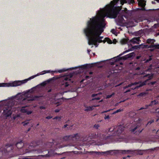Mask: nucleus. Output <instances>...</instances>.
Segmentation results:
<instances>
[{
    "mask_svg": "<svg viewBox=\"0 0 159 159\" xmlns=\"http://www.w3.org/2000/svg\"><path fill=\"white\" fill-rule=\"evenodd\" d=\"M105 25L104 20H101L98 16H93L87 22V27L84 30L94 37L98 43H104V40H102L103 37L100 35L103 32Z\"/></svg>",
    "mask_w": 159,
    "mask_h": 159,
    "instance_id": "nucleus-1",
    "label": "nucleus"
},
{
    "mask_svg": "<svg viewBox=\"0 0 159 159\" xmlns=\"http://www.w3.org/2000/svg\"><path fill=\"white\" fill-rule=\"evenodd\" d=\"M119 2L120 4L123 5L125 3H133L134 1V0H113L111 2L110 4L106 6L105 8L100 9L98 12L100 14L105 13L107 17L111 18H116L119 14L121 8L119 6H115V5H117Z\"/></svg>",
    "mask_w": 159,
    "mask_h": 159,
    "instance_id": "nucleus-2",
    "label": "nucleus"
},
{
    "mask_svg": "<svg viewBox=\"0 0 159 159\" xmlns=\"http://www.w3.org/2000/svg\"><path fill=\"white\" fill-rule=\"evenodd\" d=\"M141 126V124L137 122H134V123L132 124L130 127V131L132 133H134L136 134H139L142 132L143 129H142L141 130L139 129Z\"/></svg>",
    "mask_w": 159,
    "mask_h": 159,
    "instance_id": "nucleus-3",
    "label": "nucleus"
},
{
    "mask_svg": "<svg viewBox=\"0 0 159 159\" xmlns=\"http://www.w3.org/2000/svg\"><path fill=\"white\" fill-rule=\"evenodd\" d=\"M84 32L87 37L88 44L90 45H94L96 47H97L98 44L97 43L98 42L96 39L87 33L86 30H84Z\"/></svg>",
    "mask_w": 159,
    "mask_h": 159,
    "instance_id": "nucleus-4",
    "label": "nucleus"
},
{
    "mask_svg": "<svg viewBox=\"0 0 159 159\" xmlns=\"http://www.w3.org/2000/svg\"><path fill=\"white\" fill-rule=\"evenodd\" d=\"M33 76L29 78V79H26L22 81H15L11 84V86H16L20 85L24 83H26L29 80H30L33 79L35 76Z\"/></svg>",
    "mask_w": 159,
    "mask_h": 159,
    "instance_id": "nucleus-5",
    "label": "nucleus"
},
{
    "mask_svg": "<svg viewBox=\"0 0 159 159\" xmlns=\"http://www.w3.org/2000/svg\"><path fill=\"white\" fill-rule=\"evenodd\" d=\"M159 103V102L158 101H157L156 100H154L153 101H152L151 102L150 104L149 105H146L144 107H141L138 110L140 111L141 110H142L143 113H145L147 112V111H146L145 110L147 109L148 107L150 106L152 107L154 105H156Z\"/></svg>",
    "mask_w": 159,
    "mask_h": 159,
    "instance_id": "nucleus-6",
    "label": "nucleus"
},
{
    "mask_svg": "<svg viewBox=\"0 0 159 159\" xmlns=\"http://www.w3.org/2000/svg\"><path fill=\"white\" fill-rule=\"evenodd\" d=\"M13 145L9 144H6L4 148H1L0 149V151L4 152L5 153H7L12 151L13 148Z\"/></svg>",
    "mask_w": 159,
    "mask_h": 159,
    "instance_id": "nucleus-7",
    "label": "nucleus"
},
{
    "mask_svg": "<svg viewBox=\"0 0 159 159\" xmlns=\"http://www.w3.org/2000/svg\"><path fill=\"white\" fill-rule=\"evenodd\" d=\"M71 80L70 79L67 77H65L64 78V80L61 82V87L62 88H65L68 87L70 85L69 81L70 82Z\"/></svg>",
    "mask_w": 159,
    "mask_h": 159,
    "instance_id": "nucleus-8",
    "label": "nucleus"
},
{
    "mask_svg": "<svg viewBox=\"0 0 159 159\" xmlns=\"http://www.w3.org/2000/svg\"><path fill=\"white\" fill-rule=\"evenodd\" d=\"M11 108L9 107L4 108L2 114L5 116L8 117L10 116L12 114Z\"/></svg>",
    "mask_w": 159,
    "mask_h": 159,
    "instance_id": "nucleus-9",
    "label": "nucleus"
},
{
    "mask_svg": "<svg viewBox=\"0 0 159 159\" xmlns=\"http://www.w3.org/2000/svg\"><path fill=\"white\" fill-rule=\"evenodd\" d=\"M75 138L76 139H77L79 138L78 134L77 133L75 134H73L72 135L65 136L63 138V139L65 141H67L69 140H73V139Z\"/></svg>",
    "mask_w": 159,
    "mask_h": 159,
    "instance_id": "nucleus-10",
    "label": "nucleus"
},
{
    "mask_svg": "<svg viewBox=\"0 0 159 159\" xmlns=\"http://www.w3.org/2000/svg\"><path fill=\"white\" fill-rule=\"evenodd\" d=\"M113 151V150H110L107 151L105 152H90V153L91 154H93L94 153H96L98 155H103V154H106L107 155L110 154Z\"/></svg>",
    "mask_w": 159,
    "mask_h": 159,
    "instance_id": "nucleus-11",
    "label": "nucleus"
},
{
    "mask_svg": "<svg viewBox=\"0 0 159 159\" xmlns=\"http://www.w3.org/2000/svg\"><path fill=\"white\" fill-rule=\"evenodd\" d=\"M138 1L139 6L142 7L141 10L143 11L145 10L144 7L146 5V1L144 0H138Z\"/></svg>",
    "mask_w": 159,
    "mask_h": 159,
    "instance_id": "nucleus-12",
    "label": "nucleus"
},
{
    "mask_svg": "<svg viewBox=\"0 0 159 159\" xmlns=\"http://www.w3.org/2000/svg\"><path fill=\"white\" fill-rule=\"evenodd\" d=\"M134 52L130 53L127 55H125L121 57V59L123 60H126L128 58H131L134 57Z\"/></svg>",
    "mask_w": 159,
    "mask_h": 159,
    "instance_id": "nucleus-13",
    "label": "nucleus"
},
{
    "mask_svg": "<svg viewBox=\"0 0 159 159\" xmlns=\"http://www.w3.org/2000/svg\"><path fill=\"white\" fill-rule=\"evenodd\" d=\"M24 146V143L22 141H20V142H17L15 145V146L18 149L21 148Z\"/></svg>",
    "mask_w": 159,
    "mask_h": 159,
    "instance_id": "nucleus-14",
    "label": "nucleus"
},
{
    "mask_svg": "<svg viewBox=\"0 0 159 159\" xmlns=\"http://www.w3.org/2000/svg\"><path fill=\"white\" fill-rule=\"evenodd\" d=\"M21 111L23 113H26L28 115L31 114L32 113V111H28L27 109L25 108V107H22L21 110Z\"/></svg>",
    "mask_w": 159,
    "mask_h": 159,
    "instance_id": "nucleus-15",
    "label": "nucleus"
},
{
    "mask_svg": "<svg viewBox=\"0 0 159 159\" xmlns=\"http://www.w3.org/2000/svg\"><path fill=\"white\" fill-rule=\"evenodd\" d=\"M139 40L140 39L139 37H135L130 40L129 42L133 43V44H134L137 43Z\"/></svg>",
    "mask_w": 159,
    "mask_h": 159,
    "instance_id": "nucleus-16",
    "label": "nucleus"
},
{
    "mask_svg": "<svg viewBox=\"0 0 159 159\" xmlns=\"http://www.w3.org/2000/svg\"><path fill=\"white\" fill-rule=\"evenodd\" d=\"M116 21L117 23V24L118 25H119L120 26H122L123 25L124 23L125 22V21L117 18L116 19Z\"/></svg>",
    "mask_w": 159,
    "mask_h": 159,
    "instance_id": "nucleus-17",
    "label": "nucleus"
},
{
    "mask_svg": "<svg viewBox=\"0 0 159 159\" xmlns=\"http://www.w3.org/2000/svg\"><path fill=\"white\" fill-rule=\"evenodd\" d=\"M85 107L86 108L84 110L85 111H89L93 110V106H89V107Z\"/></svg>",
    "mask_w": 159,
    "mask_h": 159,
    "instance_id": "nucleus-18",
    "label": "nucleus"
},
{
    "mask_svg": "<svg viewBox=\"0 0 159 159\" xmlns=\"http://www.w3.org/2000/svg\"><path fill=\"white\" fill-rule=\"evenodd\" d=\"M128 39H123L120 40V42L122 44H125L128 42Z\"/></svg>",
    "mask_w": 159,
    "mask_h": 159,
    "instance_id": "nucleus-19",
    "label": "nucleus"
},
{
    "mask_svg": "<svg viewBox=\"0 0 159 159\" xmlns=\"http://www.w3.org/2000/svg\"><path fill=\"white\" fill-rule=\"evenodd\" d=\"M124 129L121 126H119L117 130V132L118 133H121L123 131Z\"/></svg>",
    "mask_w": 159,
    "mask_h": 159,
    "instance_id": "nucleus-20",
    "label": "nucleus"
},
{
    "mask_svg": "<svg viewBox=\"0 0 159 159\" xmlns=\"http://www.w3.org/2000/svg\"><path fill=\"white\" fill-rule=\"evenodd\" d=\"M123 17H125V18H127V17L125 16L124 14L123 15H119V16H118V17L117 19H119L122 20L123 21H125V20H124Z\"/></svg>",
    "mask_w": 159,
    "mask_h": 159,
    "instance_id": "nucleus-21",
    "label": "nucleus"
},
{
    "mask_svg": "<svg viewBox=\"0 0 159 159\" xmlns=\"http://www.w3.org/2000/svg\"><path fill=\"white\" fill-rule=\"evenodd\" d=\"M93 66V64H86L83 66V68L84 69H86L88 68H91Z\"/></svg>",
    "mask_w": 159,
    "mask_h": 159,
    "instance_id": "nucleus-22",
    "label": "nucleus"
},
{
    "mask_svg": "<svg viewBox=\"0 0 159 159\" xmlns=\"http://www.w3.org/2000/svg\"><path fill=\"white\" fill-rule=\"evenodd\" d=\"M155 41V40L154 39H148L147 40V43H153Z\"/></svg>",
    "mask_w": 159,
    "mask_h": 159,
    "instance_id": "nucleus-23",
    "label": "nucleus"
},
{
    "mask_svg": "<svg viewBox=\"0 0 159 159\" xmlns=\"http://www.w3.org/2000/svg\"><path fill=\"white\" fill-rule=\"evenodd\" d=\"M106 42H107L109 44H111L112 43L111 40L108 38H105V40L104 41V43H105Z\"/></svg>",
    "mask_w": 159,
    "mask_h": 159,
    "instance_id": "nucleus-24",
    "label": "nucleus"
},
{
    "mask_svg": "<svg viewBox=\"0 0 159 159\" xmlns=\"http://www.w3.org/2000/svg\"><path fill=\"white\" fill-rule=\"evenodd\" d=\"M146 84L144 82H143L142 83H140L136 87H135L134 89H135L136 88H138L140 87H141L143 85H144Z\"/></svg>",
    "mask_w": 159,
    "mask_h": 159,
    "instance_id": "nucleus-25",
    "label": "nucleus"
},
{
    "mask_svg": "<svg viewBox=\"0 0 159 159\" xmlns=\"http://www.w3.org/2000/svg\"><path fill=\"white\" fill-rule=\"evenodd\" d=\"M48 153L46 155V156L49 157L53 155L54 151H48Z\"/></svg>",
    "mask_w": 159,
    "mask_h": 159,
    "instance_id": "nucleus-26",
    "label": "nucleus"
},
{
    "mask_svg": "<svg viewBox=\"0 0 159 159\" xmlns=\"http://www.w3.org/2000/svg\"><path fill=\"white\" fill-rule=\"evenodd\" d=\"M68 70V69H63L59 70L58 71V72H59V73H61L63 72H65L66 71H67Z\"/></svg>",
    "mask_w": 159,
    "mask_h": 159,
    "instance_id": "nucleus-27",
    "label": "nucleus"
},
{
    "mask_svg": "<svg viewBox=\"0 0 159 159\" xmlns=\"http://www.w3.org/2000/svg\"><path fill=\"white\" fill-rule=\"evenodd\" d=\"M131 51V50L130 49H129L128 50H126L124 51L122 53H121L120 54H119V56L120 57V56H122V55L124 54L125 53H126L127 52H129V51Z\"/></svg>",
    "mask_w": 159,
    "mask_h": 159,
    "instance_id": "nucleus-28",
    "label": "nucleus"
},
{
    "mask_svg": "<svg viewBox=\"0 0 159 159\" xmlns=\"http://www.w3.org/2000/svg\"><path fill=\"white\" fill-rule=\"evenodd\" d=\"M148 150H143V151L140 150H138V153L139 154L142 155L143 154V151L145 152Z\"/></svg>",
    "mask_w": 159,
    "mask_h": 159,
    "instance_id": "nucleus-29",
    "label": "nucleus"
},
{
    "mask_svg": "<svg viewBox=\"0 0 159 159\" xmlns=\"http://www.w3.org/2000/svg\"><path fill=\"white\" fill-rule=\"evenodd\" d=\"M147 94V93L146 92H142L140 93L139 94V96L141 97L145 96Z\"/></svg>",
    "mask_w": 159,
    "mask_h": 159,
    "instance_id": "nucleus-30",
    "label": "nucleus"
},
{
    "mask_svg": "<svg viewBox=\"0 0 159 159\" xmlns=\"http://www.w3.org/2000/svg\"><path fill=\"white\" fill-rule=\"evenodd\" d=\"M122 153H127L126 152H127V153H129V152L132 151L130 150H127L126 151L124 150H122Z\"/></svg>",
    "mask_w": 159,
    "mask_h": 159,
    "instance_id": "nucleus-31",
    "label": "nucleus"
},
{
    "mask_svg": "<svg viewBox=\"0 0 159 159\" xmlns=\"http://www.w3.org/2000/svg\"><path fill=\"white\" fill-rule=\"evenodd\" d=\"M122 110L121 109H119L118 110H117L116 111L113 112L112 114H116V113H118L119 112H120L121 111H122Z\"/></svg>",
    "mask_w": 159,
    "mask_h": 159,
    "instance_id": "nucleus-32",
    "label": "nucleus"
},
{
    "mask_svg": "<svg viewBox=\"0 0 159 159\" xmlns=\"http://www.w3.org/2000/svg\"><path fill=\"white\" fill-rule=\"evenodd\" d=\"M100 127V125L99 124H95L93 126V128L96 129H98V128Z\"/></svg>",
    "mask_w": 159,
    "mask_h": 159,
    "instance_id": "nucleus-33",
    "label": "nucleus"
},
{
    "mask_svg": "<svg viewBox=\"0 0 159 159\" xmlns=\"http://www.w3.org/2000/svg\"><path fill=\"white\" fill-rule=\"evenodd\" d=\"M152 60V58L151 57V56H150L149 57L148 59H147L145 61L146 63H148L150 61H151Z\"/></svg>",
    "mask_w": 159,
    "mask_h": 159,
    "instance_id": "nucleus-34",
    "label": "nucleus"
},
{
    "mask_svg": "<svg viewBox=\"0 0 159 159\" xmlns=\"http://www.w3.org/2000/svg\"><path fill=\"white\" fill-rule=\"evenodd\" d=\"M61 116H56L53 119H58L59 120H60L61 119Z\"/></svg>",
    "mask_w": 159,
    "mask_h": 159,
    "instance_id": "nucleus-35",
    "label": "nucleus"
},
{
    "mask_svg": "<svg viewBox=\"0 0 159 159\" xmlns=\"http://www.w3.org/2000/svg\"><path fill=\"white\" fill-rule=\"evenodd\" d=\"M52 142H49L47 143L46 144V145H49L50 146L49 147H50V146H52V144H53V140L52 141Z\"/></svg>",
    "mask_w": 159,
    "mask_h": 159,
    "instance_id": "nucleus-36",
    "label": "nucleus"
},
{
    "mask_svg": "<svg viewBox=\"0 0 159 159\" xmlns=\"http://www.w3.org/2000/svg\"><path fill=\"white\" fill-rule=\"evenodd\" d=\"M114 93H113L112 94L110 95H108L107 96V98H111L112 96L114 95Z\"/></svg>",
    "mask_w": 159,
    "mask_h": 159,
    "instance_id": "nucleus-37",
    "label": "nucleus"
},
{
    "mask_svg": "<svg viewBox=\"0 0 159 159\" xmlns=\"http://www.w3.org/2000/svg\"><path fill=\"white\" fill-rule=\"evenodd\" d=\"M154 122V120H151L148 122L147 124V125H150L152 123H153Z\"/></svg>",
    "mask_w": 159,
    "mask_h": 159,
    "instance_id": "nucleus-38",
    "label": "nucleus"
},
{
    "mask_svg": "<svg viewBox=\"0 0 159 159\" xmlns=\"http://www.w3.org/2000/svg\"><path fill=\"white\" fill-rule=\"evenodd\" d=\"M22 123L23 124V125L24 126H25V125H27L28 124L29 122H28L25 121V122H23Z\"/></svg>",
    "mask_w": 159,
    "mask_h": 159,
    "instance_id": "nucleus-39",
    "label": "nucleus"
},
{
    "mask_svg": "<svg viewBox=\"0 0 159 159\" xmlns=\"http://www.w3.org/2000/svg\"><path fill=\"white\" fill-rule=\"evenodd\" d=\"M44 72H45L44 73H43V74H44L46 73H49L51 72L50 70H44L43 71Z\"/></svg>",
    "mask_w": 159,
    "mask_h": 159,
    "instance_id": "nucleus-40",
    "label": "nucleus"
},
{
    "mask_svg": "<svg viewBox=\"0 0 159 159\" xmlns=\"http://www.w3.org/2000/svg\"><path fill=\"white\" fill-rule=\"evenodd\" d=\"M39 108L41 109H45L46 107L43 106H40L39 107Z\"/></svg>",
    "mask_w": 159,
    "mask_h": 159,
    "instance_id": "nucleus-41",
    "label": "nucleus"
},
{
    "mask_svg": "<svg viewBox=\"0 0 159 159\" xmlns=\"http://www.w3.org/2000/svg\"><path fill=\"white\" fill-rule=\"evenodd\" d=\"M157 46H156V45H150L149 47L150 48H153V47H157ZM157 46H158L157 48H159V45H158Z\"/></svg>",
    "mask_w": 159,
    "mask_h": 159,
    "instance_id": "nucleus-42",
    "label": "nucleus"
},
{
    "mask_svg": "<svg viewBox=\"0 0 159 159\" xmlns=\"http://www.w3.org/2000/svg\"><path fill=\"white\" fill-rule=\"evenodd\" d=\"M104 119H105V120H106V119H110V117H109V116L108 115L107 116H105V117H104Z\"/></svg>",
    "mask_w": 159,
    "mask_h": 159,
    "instance_id": "nucleus-43",
    "label": "nucleus"
},
{
    "mask_svg": "<svg viewBox=\"0 0 159 159\" xmlns=\"http://www.w3.org/2000/svg\"><path fill=\"white\" fill-rule=\"evenodd\" d=\"M52 116H48L46 117V118L47 119H49L52 118Z\"/></svg>",
    "mask_w": 159,
    "mask_h": 159,
    "instance_id": "nucleus-44",
    "label": "nucleus"
},
{
    "mask_svg": "<svg viewBox=\"0 0 159 159\" xmlns=\"http://www.w3.org/2000/svg\"><path fill=\"white\" fill-rule=\"evenodd\" d=\"M46 84V83L45 82H43L41 84V85L43 86H45Z\"/></svg>",
    "mask_w": 159,
    "mask_h": 159,
    "instance_id": "nucleus-45",
    "label": "nucleus"
},
{
    "mask_svg": "<svg viewBox=\"0 0 159 159\" xmlns=\"http://www.w3.org/2000/svg\"><path fill=\"white\" fill-rule=\"evenodd\" d=\"M100 98L99 97H96L94 98H93V100H100Z\"/></svg>",
    "mask_w": 159,
    "mask_h": 159,
    "instance_id": "nucleus-46",
    "label": "nucleus"
},
{
    "mask_svg": "<svg viewBox=\"0 0 159 159\" xmlns=\"http://www.w3.org/2000/svg\"><path fill=\"white\" fill-rule=\"evenodd\" d=\"M113 130H114L115 131H116V129H115L114 128H111L109 130V131H112Z\"/></svg>",
    "mask_w": 159,
    "mask_h": 159,
    "instance_id": "nucleus-47",
    "label": "nucleus"
},
{
    "mask_svg": "<svg viewBox=\"0 0 159 159\" xmlns=\"http://www.w3.org/2000/svg\"><path fill=\"white\" fill-rule=\"evenodd\" d=\"M155 112L159 113V108H158L156 110Z\"/></svg>",
    "mask_w": 159,
    "mask_h": 159,
    "instance_id": "nucleus-48",
    "label": "nucleus"
},
{
    "mask_svg": "<svg viewBox=\"0 0 159 159\" xmlns=\"http://www.w3.org/2000/svg\"><path fill=\"white\" fill-rule=\"evenodd\" d=\"M98 94H93L92 95V97H94L98 95Z\"/></svg>",
    "mask_w": 159,
    "mask_h": 159,
    "instance_id": "nucleus-49",
    "label": "nucleus"
},
{
    "mask_svg": "<svg viewBox=\"0 0 159 159\" xmlns=\"http://www.w3.org/2000/svg\"><path fill=\"white\" fill-rule=\"evenodd\" d=\"M111 32L112 33L114 34L115 32V30L114 29L111 30Z\"/></svg>",
    "mask_w": 159,
    "mask_h": 159,
    "instance_id": "nucleus-50",
    "label": "nucleus"
},
{
    "mask_svg": "<svg viewBox=\"0 0 159 159\" xmlns=\"http://www.w3.org/2000/svg\"><path fill=\"white\" fill-rule=\"evenodd\" d=\"M59 111V109H56L55 110V112L56 113L58 112Z\"/></svg>",
    "mask_w": 159,
    "mask_h": 159,
    "instance_id": "nucleus-51",
    "label": "nucleus"
},
{
    "mask_svg": "<svg viewBox=\"0 0 159 159\" xmlns=\"http://www.w3.org/2000/svg\"><path fill=\"white\" fill-rule=\"evenodd\" d=\"M156 83V82L155 81L152 82H151V84L152 85H154Z\"/></svg>",
    "mask_w": 159,
    "mask_h": 159,
    "instance_id": "nucleus-52",
    "label": "nucleus"
},
{
    "mask_svg": "<svg viewBox=\"0 0 159 159\" xmlns=\"http://www.w3.org/2000/svg\"><path fill=\"white\" fill-rule=\"evenodd\" d=\"M111 110H107V111H103V112H102V113H106V112H107L108 111H110Z\"/></svg>",
    "mask_w": 159,
    "mask_h": 159,
    "instance_id": "nucleus-53",
    "label": "nucleus"
},
{
    "mask_svg": "<svg viewBox=\"0 0 159 159\" xmlns=\"http://www.w3.org/2000/svg\"><path fill=\"white\" fill-rule=\"evenodd\" d=\"M148 45H143V48H147V47H148Z\"/></svg>",
    "mask_w": 159,
    "mask_h": 159,
    "instance_id": "nucleus-54",
    "label": "nucleus"
},
{
    "mask_svg": "<svg viewBox=\"0 0 159 159\" xmlns=\"http://www.w3.org/2000/svg\"><path fill=\"white\" fill-rule=\"evenodd\" d=\"M38 151V152H43V151L42 150H37Z\"/></svg>",
    "mask_w": 159,
    "mask_h": 159,
    "instance_id": "nucleus-55",
    "label": "nucleus"
},
{
    "mask_svg": "<svg viewBox=\"0 0 159 159\" xmlns=\"http://www.w3.org/2000/svg\"><path fill=\"white\" fill-rule=\"evenodd\" d=\"M91 51L90 49H88L87 50L88 53L89 54H90V52Z\"/></svg>",
    "mask_w": 159,
    "mask_h": 159,
    "instance_id": "nucleus-56",
    "label": "nucleus"
},
{
    "mask_svg": "<svg viewBox=\"0 0 159 159\" xmlns=\"http://www.w3.org/2000/svg\"><path fill=\"white\" fill-rule=\"evenodd\" d=\"M140 57V56H137L136 57V59H139Z\"/></svg>",
    "mask_w": 159,
    "mask_h": 159,
    "instance_id": "nucleus-57",
    "label": "nucleus"
},
{
    "mask_svg": "<svg viewBox=\"0 0 159 159\" xmlns=\"http://www.w3.org/2000/svg\"><path fill=\"white\" fill-rule=\"evenodd\" d=\"M68 125L67 124L65 125H64L63 128H66Z\"/></svg>",
    "mask_w": 159,
    "mask_h": 159,
    "instance_id": "nucleus-58",
    "label": "nucleus"
},
{
    "mask_svg": "<svg viewBox=\"0 0 159 159\" xmlns=\"http://www.w3.org/2000/svg\"><path fill=\"white\" fill-rule=\"evenodd\" d=\"M89 78V76H86V79H88Z\"/></svg>",
    "mask_w": 159,
    "mask_h": 159,
    "instance_id": "nucleus-59",
    "label": "nucleus"
},
{
    "mask_svg": "<svg viewBox=\"0 0 159 159\" xmlns=\"http://www.w3.org/2000/svg\"><path fill=\"white\" fill-rule=\"evenodd\" d=\"M152 2L153 4L155 3V1H152Z\"/></svg>",
    "mask_w": 159,
    "mask_h": 159,
    "instance_id": "nucleus-60",
    "label": "nucleus"
},
{
    "mask_svg": "<svg viewBox=\"0 0 159 159\" xmlns=\"http://www.w3.org/2000/svg\"><path fill=\"white\" fill-rule=\"evenodd\" d=\"M127 11V9L126 8H125V13H127V12H126V11Z\"/></svg>",
    "mask_w": 159,
    "mask_h": 159,
    "instance_id": "nucleus-61",
    "label": "nucleus"
},
{
    "mask_svg": "<svg viewBox=\"0 0 159 159\" xmlns=\"http://www.w3.org/2000/svg\"><path fill=\"white\" fill-rule=\"evenodd\" d=\"M34 97L35 98H39V97L37 96H35Z\"/></svg>",
    "mask_w": 159,
    "mask_h": 159,
    "instance_id": "nucleus-62",
    "label": "nucleus"
},
{
    "mask_svg": "<svg viewBox=\"0 0 159 159\" xmlns=\"http://www.w3.org/2000/svg\"><path fill=\"white\" fill-rule=\"evenodd\" d=\"M89 74L90 75H92L93 74V72H90L89 73Z\"/></svg>",
    "mask_w": 159,
    "mask_h": 159,
    "instance_id": "nucleus-63",
    "label": "nucleus"
},
{
    "mask_svg": "<svg viewBox=\"0 0 159 159\" xmlns=\"http://www.w3.org/2000/svg\"><path fill=\"white\" fill-rule=\"evenodd\" d=\"M51 90H51V89H49V90H48V92H51Z\"/></svg>",
    "mask_w": 159,
    "mask_h": 159,
    "instance_id": "nucleus-64",
    "label": "nucleus"
}]
</instances>
